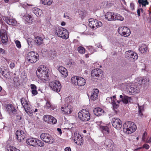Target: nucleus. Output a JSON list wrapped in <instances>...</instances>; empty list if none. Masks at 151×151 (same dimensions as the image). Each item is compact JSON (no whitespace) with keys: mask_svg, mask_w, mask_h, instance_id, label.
<instances>
[{"mask_svg":"<svg viewBox=\"0 0 151 151\" xmlns=\"http://www.w3.org/2000/svg\"><path fill=\"white\" fill-rule=\"evenodd\" d=\"M48 70L45 66L41 65L39 67L36 71L37 77L40 79L41 82H45L49 80Z\"/></svg>","mask_w":151,"mask_h":151,"instance_id":"nucleus-1","label":"nucleus"},{"mask_svg":"<svg viewBox=\"0 0 151 151\" xmlns=\"http://www.w3.org/2000/svg\"><path fill=\"white\" fill-rule=\"evenodd\" d=\"M136 129L137 126L134 123H124L123 125V131L127 134H131Z\"/></svg>","mask_w":151,"mask_h":151,"instance_id":"nucleus-2","label":"nucleus"},{"mask_svg":"<svg viewBox=\"0 0 151 151\" xmlns=\"http://www.w3.org/2000/svg\"><path fill=\"white\" fill-rule=\"evenodd\" d=\"M56 33L58 37L63 39L66 40L69 37L68 31L65 28L59 27L56 28Z\"/></svg>","mask_w":151,"mask_h":151,"instance_id":"nucleus-3","label":"nucleus"},{"mask_svg":"<svg viewBox=\"0 0 151 151\" xmlns=\"http://www.w3.org/2000/svg\"><path fill=\"white\" fill-rule=\"evenodd\" d=\"M78 116L82 121H87L90 119L89 113L88 110L86 109H83L80 111L78 114Z\"/></svg>","mask_w":151,"mask_h":151,"instance_id":"nucleus-4","label":"nucleus"},{"mask_svg":"<svg viewBox=\"0 0 151 151\" xmlns=\"http://www.w3.org/2000/svg\"><path fill=\"white\" fill-rule=\"evenodd\" d=\"M49 86L52 91L58 93L60 92L62 88L60 82L57 80L50 82Z\"/></svg>","mask_w":151,"mask_h":151,"instance_id":"nucleus-5","label":"nucleus"},{"mask_svg":"<svg viewBox=\"0 0 151 151\" xmlns=\"http://www.w3.org/2000/svg\"><path fill=\"white\" fill-rule=\"evenodd\" d=\"M21 102L26 112L30 116L32 115L33 110H32L29 106L27 100L26 98H22L21 99Z\"/></svg>","mask_w":151,"mask_h":151,"instance_id":"nucleus-6","label":"nucleus"},{"mask_svg":"<svg viewBox=\"0 0 151 151\" xmlns=\"http://www.w3.org/2000/svg\"><path fill=\"white\" fill-rule=\"evenodd\" d=\"M39 56L37 53L33 51L29 52L27 56V59L30 63H35L39 59Z\"/></svg>","mask_w":151,"mask_h":151,"instance_id":"nucleus-7","label":"nucleus"},{"mask_svg":"<svg viewBox=\"0 0 151 151\" xmlns=\"http://www.w3.org/2000/svg\"><path fill=\"white\" fill-rule=\"evenodd\" d=\"M88 22L89 26L93 29H96L97 28L101 27L102 25L101 22L93 18L89 19Z\"/></svg>","mask_w":151,"mask_h":151,"instance_id":"nucleus-8","label":"nucleus"},{"mask_svg":"<svg viewBox=\"0 0 151 151\" xmlns=\"http://www.w3.org/2000/svg\"><path fill=\"white\" fill-rule=\"evenodd\" d=\"M41 139L45 142L49 144H52L54 141V139L49 134L42 133L40 135Z\"/></svg>","mask_w":151,"mask_h":151,"instance_id":"nucleus-9","label":"nucleus"},{"mask_svg":"<svg viewBox=\"0 0 151 151\" xmlns=\"http://www.w3.org/2000/svg\"><path fill=\"white\" fill-rule=\"evenodd\" d=\"M119 34L124 37H127L130 34V31L129 29L126 27H119L118 30Z\"/></svg>","mask_w":151,"mask_h":151,"instance_id":"nucleus-10","label":"nucleus"},{"mask_svg":"<svg viewBox=\"0 0 151 151\" xmlns=\"http://www.w3.org/2000/svg\"><path fill=\"white\" fill-rule=\"evenodd\" d=\"M61 110L63 113L65 114H70L72 112V106L68 104L63 105L61 107Z\"/></svg>","mask_w":151,"mask_h":151,"instance_id":"nucleus-11","label":"nucleus"},{"mask_svg":"<svg viewBox=\"0 0 151 151\" xmlns=\"http://www.w3.org/2000/svg\"><path fill=\"white\" fill-rule=\"evenodd\" d=\"M16 137L19 142H23L26 137V135L23 131L17 130L16 132Z\"/></svg>","mask_w":151,"mask_h":151,"instance_id":"nucleus-12","label":"nucleus"},{"mask_svg":"<svg viewBox=\"0 0 151 151\" xmlns=\"http://www.w3.org/2000/svg\"><path fill=\"white\" fill-rule=\"evenodd\" d=\"M74 142L78 145H82L83 143V141L81 135L79 134L74 133V136L73 137Z\"/></svg>","mask_w":151,"mask_h":151,"instance_id":"nucleus-13","label":"nucleus"},{"mask_svg":"<svg viewBox=\"0 0 151 151\" xmlns=\"http://www.w3.org/2000/svg\"><path fill=\"white\" fill-rule=\"evenodd\" d=\"M119 97L121 99V100L117 101V102L118 104H119L121 101L125 104H127L129 102H131L132 101V100L131 97H128L124 94L123 95H120Z\"/></svg>","mask_w":151,"mask_h":151,"instance_id":"nucleus-14","label":"nucleus"},{"mask_svg":"<svg viewBox=\"0 0 151 151\" xmlns=\"http://www.w3.org/2000/svg\"><path fill=\"white\" fill-rule=\"evenodd\" d=\"M43 119V120L47 123H56V119L53 116L50 115L44 116Z\"/></svg>","mask_w":151,"mask_h":151,"instance_id":"nucleus-15","label":"nucleus"},{"mask_svg":"<svg viewBox=\"0 0 151 151\" xmlns=\"http://www.w3.org/2000/svg\"><path fill=\"white\" fill-rule=\"evenodd\" d=\"M102 75V71L99 69H93L91 72V76L93 77H99Z\"/></svg>","mask_w":151,"mask_h":151,"instance_id":"nucleus-16","label":"nucleus"},{"mask_svg":"<svg viewBox=\"0 0 151 151\" xmlns=\"http://www.w3.org/2000/svg\"><path fill=\"white\" fill-rule=\"evenodd\" d=\"M6 109L9 114H14L16 112V110L11 104H9L6 106Z\"/></svg>","mask_w":151,"mask_h":151,"instance_id":"nucleus-17","label":"nucleus"},{"mask_svg":"<svg viewBox=\"0 0 151 151\" xmlns=\"http://www.w3.org/2000/svg\"><path fill=\"white\" fill-rule=\"evenodd\" d=\"M3 19L9 24L16 26L17 24V22L14 19H10L7 17H5L3 18Z\"/></svg>","mask_w":151,"mask_h":151,"instance_id":"nucleus-18","label":"nucleus"},{"mask_svg":"<svg viewBox=\"0 0 151 151\" xmlns=\"http://www.w3.org/2000/svg\"><path fill=\"white\" fill-rule=\"evenodd\" d=\"M129 93H137L139 92V88L136 85L132 84L130 89L128 90Z\"/></svg>","mask_w":151,"mask_h":151,"instance_id":"nucleus-19","label":"nucleus"},{"mask_svg":"<svg viewBox=\"0 0 151 151\" xmlns=\"http://www.w3.org/2000/svg\"><path fill=\"white\" fill-rule=\"evenodd\" d=\"M115 13L111 12H108L106 13L105 17L106 19L108 21H111L114 20V16Z\"/></svg>","mask_w":151,"mask_h":151,"instance_id":"nucleus-20","label":"nucleus"},{"mask_svg":"<svg viewBox=\"0 0 151 151\" xmlns=\"http://www.w3.org/2000/svg\"><path fill=\"white\" fill-rule=\"evenodd\" d=\"M99 92V90L98 89H93L90 97L91 99L94 101L97 99L98 97Z\"/></svg>","mask_w":151,"mask_h":151,"instance_id":"nucleus-21","label":"nucleus"},{"mask_svg":"<svg viewBox=\"0 0 151 151\" xmlns=\"http://www.w3.org/2000/svg\"><path fill=\"white\" fill-rule=\"evenodd\" d=\"M58 70L64 77H67L68 75L67 70L64 67L59 66L58 68Z\"/></svg>","mask_w":151,"mask_h":151,"instance_id":"nucleus-22","label":"nucleus"},{"mask_svg":"<svg viewBox=\"0 0 151 151\" xmlns=\"http://www.w3.org/2000/svg\"><path fill=\"white\" fill-rule=\"evenodd\" d=\"M99 126L100 130L103 134H108L109 133V128L108 127L102 126L100 124H99Z\"/></svg>","mask_w":151,"mask_h":151,"instance_id":"nucleus-23","label":"nucleus"},{"mask_svg":"<svg viewBox=\"0 0 151 151\" xmlns=\"http://www.w3.org/2000/svg\"><path fill=\"white\" fill-rule=\"evenodd\" d=\"M37 139L34 138H29L26 140L27 143L30 145L36 146Z\"/></svg>","mask_w":151,"mask_h":151,"instance_id":"nucleus-24","label":"nucleus"},{"mask_svg":"<svg viewBox=\"0 0 151 151\" xmlns=\"http://www.w3.org/2000/svg\"><path fill=\"white\" fill-rule=\"evenodd\" d=\"M94 114L97 116H100L103 114L104 111L99 107L96 108L93 110Z\"/></svg>","mask_w":151,"mask_h":151,"instance_id":"nucleus-25","label":"nucleus"},{"mask_svg":"<svg viewBox=\"0 0 151 151\" xmlns=\"http://www.w3.org/2000/svg\"><path fill=\"white\" fill-rule=\"evenodd\" d=\"M32 12L37 17L40 16L42 14V11L41 9L37 8L35 7L32 9Z\"/></svg>","mask_w":151,"mask_h":151,"instance_id":"nucleus-26","label":"nucleus"},{"mask_svg":"<svg viewBox=\"0 0 151 151\" xmlns=\"http://www.w3.org/2000/svg\"><path fill=\"white\" fill-rule=\"evenodd\" d=\"M105 144L107 146L110 151H112L114 149V146L113 142L111 140H106L105 142Z\"/></svg>","mask_w":151,"mask_h":151,"instance_id":"nucleus-27","label":"nucleus"},{"mask_svg":"<svg viewBox=\"0 0 151 151\" xmlns=\"http://www.w3.org/2000/svg\"><path fill=\"white\" fill-rule=\"evenodd\" d=\"M65 64L69 67H73L76 65V63L74 60L68 59L66 60L65 61Z\"/></svg>","mask_w":151,"mask_h":151,"instance_id":"nucleus-28","label":"nucleus"},{"mask_svg":"<svg viewBox=\"0 0 151 151\" xmlns=\"http://www.w3.org/2000/svg\"><path fill=\"white\" fill-rule=\"evenodd\" d=\"M86 83V81L84 78L80 77H78V84L76 86H82L85 85Z\"/></svg>","mask_w":151,"mask_h":151,"instance_id":"nucleus-29","label":"nucleus"},{"mask_svg":"<svg viewBox=\"0 0 151 151\" xmlns=\"http://www.w3.org/2000/svg\"><path fill=\"white\" fill-rule=\"evenodd\" d=\"M140 51L142 53H145L147 52L148 51L147 46L145 45L142 44L139 47Z\"/></svg>","mask_w":151,"mask_h":151,"instance_id":"nucleus-30","label":"nucleus"},{"mask_svg":"<svg viewBox=\"0 0 151 151\" xmlns=\"http://www.w3.org/2000/svg\"><path fill=\"white\" fill-rule=\"evenodd\" d=\"M78 77L73 76L71 78V83L74 85L77 86L78 82Z\"/></svg>","mask_w":151,"mask_h":151,"instance_id":"nucleus-31","label":"nucleus"},{"mask_svg":"<svg viewBox=\"0 0 151 151\" xmlns=\"http://www.w3.org/2000/svg\"><path fill=\"white\" fill-rule=\"evenodd\" d=\"M7 29V26L6 25H3L0 31V35H6V30Z\"/></svg>","mask_w":151,"mask_h":151,"instance_id":"nucleus-32","label":"nucleus"},{"mask_svg":"<svg viewBox=\"0 0 151 151\" xmlns=\"http://www.w3.org/2000/svg\"><path fill=\"white\" fill-rule=\"evenodd\" d=\"M35 42L38 45H40L43 43L42 38L40 37H35Z\"/></svg>","mask_w":151,"mask_h":151,"instance_id":"nucleus-33","label":"nucleus"},{"mask_svg":"<svg viewBox=\"0 0 151 151\" xmlns=\"http://www.w3.org/2000/svg\"><path fill=\"white\" fill-rule=\"evenodd\" d=\"M24 20L25 22L28 23H31L32 20V16L29 14H27L24 16Z\"/></svg>","mask_w":151,"mask_h":151,"instance_id":"nucleus-34","label":"nucleus"},{"mask_svg":"<svg viewBox=\"0 0 151 151\" xmlns=\"http://www.w3.org/2000/svg\"><path fill=\"white\" fill-rule=\"evenodd\" d=\"M6 149L7 151H21L16 148L10 145L7 146Z\"/></svg>","mask_w":151,"mask_h":151,"instance_id":"nucleus-35","label":"nucleus"},{"mask_svg":"<svg viewBox=\"0 0 151 151\" xmlns=\"http://www.w3.org/2000/svg\"><path fill=\"white\" fill-rule=\"evenodd\" d=\"M133 51L131 50H129L126 51L125 53V56L126 58L128 59H129L130 58H131L132 56Z\"/></svg>","mask_w":151,"mask_h":151,"instance_id":"nucleus-36","label":"nucleus"},{"mask_svg":"<svg viewBox=\"0 0 151 151\" xmlns=\"http://www.w3.org/2000/svg\"><path fill=\"white\" fill-rule=\"evenodd\" d=\"M114 16L115 17L114 20H118L122 21L124 19V17L118 14L115 13V16Z\"/></svg>","mask_w":151,"mask_h":151,"instance_id":"nucleus-37","label":"nucleus"},{"mask_svg":"<svg viewBox=\"0 0 151 151\" xmlns=\"http://www.w3.org/2000/svg\"><path fill=\"white\" fill-rule=\"evenodd\" d=\"M0 37L2 42L4 44L6 43L8 41V37L7 35H0Z\"/></svg>","mask_w":151,"mask_h":151,"instance_id":"nucleus-38","label":"nucleus"},{"mask_svg":"<svg viewBox=\"0 0 151 151\" xmlns=\"http://www.w3.org/2000/svg\"><path fill=\"white\" fill-rule=\"evenodd\" d=\"M138 2L139 4H141L142 6H145L146 5L149 4V2L147 1V0H138Z\"/></svg>","mask_w":151,"mask_h":151,"instance_id":"nucleus-39","label":"nucleus"},{"mask_svg":"<svg viewBox=\"0 0 151 151\" xmlns=\"http://www.w3.org/2000/svg\"><path fill=\"white\" fill-rule=\"evenodd\" d=\"M132 56L131 58H130L129 59L130 61H134L137 59L138 58V56L137 54L135 52H133Z\"/></svg>","mask_w":151,"mask_h":151,"instance_id":"nucleus-40","label":"nucleus"},{"mask_svg":"<svg viewBox=\"0 0 151 151\" xmlns=\"http://www.w3.org/2000/svg\"><path fill=\"white\" fill-rule=\"evenodd\" d=\"M138 109L139 116L142 117L143 116L142 112L144 111V107L143 106H139Z\"/></svg>","mask_w":151,"mask_h":151,"instance_id":"nucleus-41","label":"nucleus"},{"mask_svg":"<svg viewBox=\"0 0 151 151\" xmlns=\"http://www.w3.org/2000/svg\"><path fill=\"white\" fill-rule=\"evenodd\" d=\"M42 3L45 5H50L52 2V0H42Z\"/></svg>","mask_w":151,"mask_h":151,"instance_id":"nucleus-42","label":"nucleus"},{"mask_svg":"<svg viewBox=\"0 0 151 151\" xmlns=\"http://www.w3.org/2000/svg\"><path fill=\"white\" fill-rule=\"evenodd\" d=\"M113 126L117 129H119L122 127V123H112Z\"/></svg>","mask_w":151,"mask_h":151,"instance_id":"nucleus-43","label":"nucleus"},{"mask_svg":"<svg viewBox=\"0 0 151 151\" xmlns=\"http://www.w3.org/2000/svg\"><path fill=\"white\" fill-rule=\"evenodd\" d=\"M78 52L81 54H84L85 52V49L81 46L79 47L78 48Z\"/></svg>","mask_w":151,"mask_h":151,"instance_id":"nucleus-44","label":"nucleus"},{"mask_svg":"<svg viewBox=\"0 0 151 151\" xmlns=\"http://www.w3.org/2000/svg\"><path fill=\"white\" fill-rule=\"evenodd\" d=\"M137 83L140 85L142 84L143 81V77H138L136 79Z\"/></svg>","mask_w":151,"mask_h":151,"instance_id":"nucleus-45","label":"nucleus"},{"mask_svg":"<svg viewBox=\"0 0 151 151\" xmlns=\"http://www.w3.org/2000/svg\"><path fill=\"white\" fill-rule=\"evenodd\" d=\"M36 141V146L38 145V146L41 147H43L44 146V143L42 141L37 139Z\"/></svg>","mask_w":151,"mask_h":151,"instance_id":"nucleus-46","label":"nucleus"},{"mask_svg":"<svg viewBox=\"0 0 151 151\" xmlns=\"http://www.w3.org/2000/svg\"><path fill=\"white\" fill-rule=\"evenodd\" d=\"M122 121L118 118H114L112 120V123H121Z\"/></svg>","mask_w":151,"mask_h":151,"instance_id":"nucleus-47","label":"nucleus"},{"mask_svg":"<svg viewBox=\"0 0 151 151\" xmlns=\"http://www.w3.org/2000/svg\"><path fill=\"white\" fill-rule=\"evenodd\" d=\"M122 85L123 86L125 87L128 90L129 89H130L129 88H130L131 85L130 83H123L122 84Z\"/></svg>","mask_w":151,"mask_h":151,"instance_id":"nucleus-48","label":"nucleus"},{"mask_svg":"<svg viewBox=\"0 0 151 151\" xmlns=\"http://www.w3.org/2000/svg\"><path fill=\"white\" fill-rule=\"evenodd\" d=\"M112 102H113L112 104L114 109H117L119 106V105L116 104L115 101L114 100H113Z\"/></svg>","mask_w":151,"mask_h":151,"instance_id":"nucleus-49","label":"nucleus"},{"mask_svg":"<svg viewBox=\"0 0 151 151\" xmlns=\"http://www.w3.org/2000/svg\"><path fill=\"white\" fill-rule=\"evenodd\" d=\"M15 43L17 47L19 48H21V43L18 40H16L15 41Z\"/></svg>","mask_w":151,"mask_h":151,"instance_id":"nucleus-50","label":"nucleus"},{"mask_svg":"<svg viewBox=\"0 0 151 151\" xmlns=\"http://www.w3.org/2000/svg\"><path fill=\"white\" fill-rule=\"evenodd\" d=\"M79 14L82 19L84 18L86 16L85 13L83 12L82 11L79 12Z\"/></svg>","mask_w":151,"mask_h":151,"instance_id":"nucleus-51","label":"nucleus"},{"mask_svg":"<svg viewBox=\"0 0 151 151\" xmlns=\"http://www.w3.org/2000/svg\"><path fill=\"white\" fill-rule=\"evenodd\" d=\"M45 107L46 109H49L51 107V104L50 102L47 101L45 106Z\"/></svg>","mask_w":151,"mask_h":151,"instance_id":"nucleus-52","label":"nucleus"},{"mask_svg":"<svg viewBox=\"0 0 151 151\" xmlns=\"http://www.w3.org/2000/svg\"><path fill=\"white\" fill-rule=\"evenodd\" d=\"M30 87L32 90H36L37 86L35 84H31L30 85Z\"/></svg>","mask_w":151,"mask_h":151,"instance_id":"nucleus-53","label":"nucleus"},{"mask_svg":"<svg viewBox=\"0 0 151 151\" xmlns=\"http://www.w3.org/2000/svg\"><path fill=\"white\" fill-rule=\"evenodd\" d=\"M113 100L112 99V97H108L106 99V100L107 101L110 103L111 104L112 103Z\"/></svg>","mask_w":151,"mask_h":151,"instance_id":"nucleus-54","label":"nucleus"},{"mask_svg":"<svg viewBox=\"0 0 151 151\" xmlns=\"http://www.w3.org/2000/svg\"><path fill=\"white\" fill-rule=\"evenodd\" d=\"M130 7L132 10H133L134 9V4L133 2H132L130 4Z\"/></svg>","mask_w":151,"mask_h":151,"instance_id":"nucleus-55","label":"nucleus"},{"mask_svg":"<svg viewBox=\"0 0 151 151\" xmlns=\"http://www.w3.org/2000/svg\"><path fill=\"white\" fill-rule=\"evenodd\" d=\"M142 147L145 148L146 149H148L149 148V146L148 144H145L143 145Z\"/></svg>","mask_w":151,"mask_h":151,"instance_id":"nucleus-56","label":"nucleus"},{"mask_svg":"<svg viewBox=\"0 0 151 151\" xmlns=\"http://www.w3.org/2000/svg\"><path fill=\"white\" fill-rule=\"evenodd\" d=\"M32 93L33 95L35 96L37 94L38 92L36 90H32Z\"/></svg>","mask_w":151,"mask_h":151,"instance_id":"nucleus-57","label":"nucleus"},{"mask_svg":"<svg viewBox=\"0 0 151 151\" xmlns=\"http://www.w3.org/2000/svg\"><path fill=\"white\" fill-rule=\"evenodd\" d=\"M5 50L2 48H0V54H3L5 53Z\"/></svg>","mask_w":151,"mask_h":151,"instance_id":"nucleus-58","label":"nucleus"},{"mask_svg":"<svg viewBox=\"0 0 151 151\" xmlns=\"http://www.w3.org/2000/svg\"><path fill=\"white\" fill-rule=\"evenodd\" d=\"M10 67L12 69L13 68L15 67V64L14 63H12L10 65Z\"/></svg>","mask_w":151,"mask_h":151,"instance_id":"nucleus-59","label":"nucleus"},{"mask_svg":"<svg viewBox=\"0 0 151 151\" xmlns=\"http://www.w3.org/2000/svg\"><path fill=\"white\" fill-rule=\"evenodd\" d=\"M148 81V80L145 78H143V81L142 83V84H146L147 82Z\"/></svg>","mask_w":151,"mask_h":151,"instance_id":"nucleus-60","label":"nucleus"},{"mask_svg":"<svg viewBox=\"0 0 151 151\" xmlns=\"http://www.w3.org/2000/svg\"><path fill=\"white\" fill-rule=\"evenodd\" d=\"M65 151H71V150L70 147H67L65 149Z\"/></svg>","mask_w":151,"mask_h":151,"instance_id":"nucleus-61","label":"nucleus"},{"mask_svg":"<svg viewBox=\"0 0 151 151\" xmlns=\"http://www.w3.org/2000/svg\"><path fill=\"white\" fill-rule=\"evenodd\" d=\"M57 130L59 133L60 135H61L62 134L61 129L60 128H58L57 129Z\"/></svg>","mask_w":151,"mask_h":151,"instance_id":"nucleus-62","label":"nucleus"},{"mask_svg":"<svg viewBox=\"0 0 151 151\" xmlns=\"http://www.w3.org/2000/svg\"><path fill=\"white\" fill-rule=\"evenodd\" d=\"M137 13L138 16H140V11L139 9H138L137 10Z\"/></svg>","mask_w":151,"mask_h":151,"instance_id":"nucleus-63","label":"nucleus"},{"mask_svg":"<svg viewBox=\"0 0 151 151\" xmlns=\"http://www.w3.org/2000/svg\"><path fill=\"white\" fill-rule=\"evenodd\" d=\"M96 46L99 48H101L102 47L100 43H98L96 44Z\"/></svg>","mask_w":151,"mask_h":151,"instance_id":"nucleus-64","label":"nucleus"}]
</instances>
